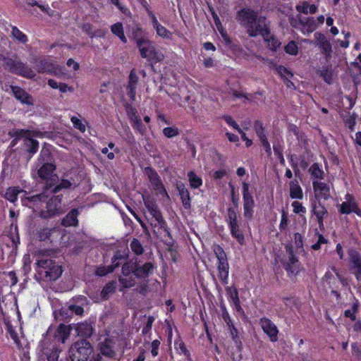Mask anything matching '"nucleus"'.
I'll return each mask as SVG.
<instances>
[{
    "label": "nucleus",
    "instance_id": "nucleus-1",
    "mask_svg": "<svg viewBox=\"0 0 361 361\" xmlns=\"http://www.w3.org/2000/svg\"><path fill=\"white\" fill-rule=\"evenodd\" d=\"M55 252L51 250H40L37 253V262L39 274L45 281H56L62 274L61 266L53 261Z\"/></svg>",
    "mask_w": 361,
    "mask_h": 361
},
{
    "label": "nucleus",
    "instance_id": "nucleus-2",
    "mask_svg": "<svg viewBox=\"0 0 361 361\" xmlns=\"http://www.w3.org/2000/svg\"><path fill=\"white\" fill-rule=\"evenodd\" d=\"M236 19L246 29V32L250 37L257 36L264 25H266V18L258 17L257 13L249 8L240 9L236 13Z\"/></svg>",
    "mask_w": 361,
    "mask_h": 361
},
{
    "label": "nucleus",
    "instance_id": "nucleus-3",
    "mask_svg": "<svg viewBox=\"0 0 361 361\" xmlns=\"http://www.w3.org/2000/svg\"><path fill=\"white\" fill-rule=\"evenodd\" d=\"M137 49L142 59H146L152 69L154 70V65L164 59V54L157 49L149 39H140L137 41Z\"/></svg>",
    "mask_w": 361,
    "mask_h": 361
},
{
    "label": "nucleus",
    "instance_id": "nucleus-4",
    "mask_svg": "<svg viewBox=\"0 0 361 361\" xmlns=\"http://www.w3.org/2000/svg\"><path fill=\"white\" fill-rule=\"evenodd\" d=\"M137 49L142 59H146L152 69L154 70V65L164 59V54L157 49L149 39H140L137 41Z\"/></svg>",
    "mask_w": 361,
    "mask_h": 361
},
{
    "label": "nucleus",
    "instance_id": "nucleus-5",
    "mask_svg": "<svg viewBox=\"0 0 361 361\" xmlns=\"http://www.w3.org/2000/svg\"><path fill=\"white\" fill-rule=\"evenodd\" d=\"M145 205L150 215V216H147V218L150 225L154 228V233H157L156 228L159 227L164 230L167 236L171 237V233L167 228V224L166 221L164 219L163 216L159 209H158L157 204H155L151 201H145Z\"/></svg>",
    "mask_w": 361,
    "mask_h": 361
},
{
    "label": "nucleus",
    "instance_id": "nucleus-6",
    "mask_svg": "<svg viewBox=\"0 0 361 361\" xmlns=\"http://www.w3.org/2000/svg\"><path fill=\"white\" fill-rule=\"evenodd\" d=\"M92 352V348L90 342L85 339H80L70 348L69 355L72 361H87Z\"/></svg>",
    "mask_w": 361,
    "mask_h": 361
},
{
    "label": "nucleus",
    "instance_id": "nucleus-7",
    "mask_svg": "<svg viewBox=\"0 0 361 361\" xmlns=\"http://www.w3.org/2000/svg\"><path fill=\"white\" fill-rule=\"evenodd\" d=\"M3 66L5 70L13 74L29 79H32L36 76L32 69L20 60L12 58L6 59V63H4Z\"/></svg>",
    "mask_w": 361,
    "mask_h": 361
},
{
    "label": "nucleus",
    "instance_id": "nucleus-8",
    "mask_svg": "<svg viewBox=\"0 0 361 361\" xmlns=\"http://www.w3.org/2000/svg\"><path fill=\"white\" fill-rule=\"evenodd\" d=\"M212 250L218 259L219 278L224 284H227L228 282L229 264L227 261L226 255L223 248L219 245H214Z\"/></svg>",
    "mask_w": 361,
    "mask_h": 361
},
{
    "label": "nucleus",
    "instance_id": "nucleus-9",
    "mask_svg": "<svg viewBox=\"0 0 361 361\" xmlns=\"http://www.w3.org/2000/svg\"><path fill=\"white\" fill-rule=\"evenodd\" d=\"M55 170L56 166L54 164L45 162L37 165L32 175L35 176L36 173L39 178L47 181V186H49V184L52 186V182H55L57 178L56 175L54 173Z\"/></svg>",
    "mask_w": 361,
    "mask_h": 361
},
{
    "label": "nucleus",
    "instance_id": "nucleus-10",
    "mask_svg": "<svg viewBox=\"0 0 361 361\" xmlns=\"http://www.w3.org/2000/svg\"><path fill=\"white\" fill-rule=\"evenodd\" d=\"M332 271L334 272L335 276L331 271H326L324 281L329 285V288L331 289L332 293L337 297L339 295L337 290L335 289L338 287V284L341 283L342 286H345L348 284L347 279L337 270L335 267H332Z\"/></svg>",
    "mask_w": 361,
    "mask_h": 361
},
{
    "label": "nucleus",
    "instance_id": "nucleus-11",
    "mask_svg": "<svg viewBox=\"0 0 361 361\" xmlns=\"http://www.w3.org/2000/svg\"><path fill=\"white\" fill-rule=\"evenodd\" d=\"M51 184L49 186H46L44 191L38 195L25 197L22 199V203L23 205L29 207L30 208H40L43 203L46 204L47 198L48 197V192L51 189Z\"/></svg>",
    "mask_w": 361,
    "mask_h": 361
},
{
    "label": "nucleus",
    "instance_id": "nucleus-12",
    "mask_svg": "<svg viewBox=\"0 0 361 361\" xmlns=\"http://www.w3.org/2000/svg\"><path fill=\"white\" fill-rule=\"evenodd\" d=\"M46 211L42 212V216L44 218L51 217L54 215L63 212L61 206V197L55 195L46 201Z\"/></svg>",
    "mask_w": 361,
    "mask_h": 361
},
{
    "label": "nucleus",
    "instance_id": "nucleus-13",
    "mask_svg": "<svg viewBox=\"0 0 361 361\" xmlns=\"http://www.w3.org/2000/svg\"><path fill=\"white\" fill-rule=\"evenodd\" d=\"M314 37L316 40V45L320 49L322 54L324 56L326 61H329L331 57L332 53V45L331 42L322 32H315Z\"/></svg>",
    "mask_w": 361,
    "mask_h": 361
},
{
    "label": "nucleus",
    "instance_id": "nucleus-14",
    "mask_svg": "<svg viewBox=\"0 0 361 361\" xmlns=\"http://www.w3.org/2000/svg\"><path fill=\"white\" fill-rule=\"evenodd\" d=\"M249 186L246 183L243 184V209L245 217L251 218L252 216V208L254 207V200L252 196L248 192Z\"/></svg>",
    "mask_w": 361,
    "mask_h": 361
},
{
    "label": "nucleus",
    "instance_id": "nucleus-15",
    "mask_svg": "<svg viewBox=\"0 0 361 361\" xmlns=\"http://www.w3.org/2000/svg\"><path fill=\"white\" fill-rule=\"evenodd\" d=\"M11 91L14 97L23 104L33 106L34 100L32 97L20 86L11 85Z\"/></svg>",
    "mask_w": 361,
    "mask_h": 361
},
{
    "label": "nucleus",
    "instance_id": "nucleus-16",
    "mask_svg": "<svg viewBox=\"0 0 361 361\" xmlns=\"http://www.w3.org/2000/svg\"><path fill=\"white\" fill-rule=\"evenodd\" d=\"M313 189L314 192V199L313 200L321 201L322 199L328 200L330 197L329 186L325 183L321 181H313Z\"/></svg>",
    "mask_w": 361,
    "mask_h": 361
},
{
    "label": "nucleus",
    "instance_id": "nucleus-17",
    "mask_svg": "<svg viewBox=\"0 0 361 361\" xmlns=\"http://www.w3.org/2000/svg\"><path fill=\"white\" fill-rule=\"evenodd\" d=\"M267 43L268 48L271 51H276L280 47L281 42L274 35H271L270 29L267 25H264L263 28L259 32V34Z\"/></svg>",
    "mask_w": 361,
    "mask_h": 361
},
{
    "label": "nucleus",
    "instance_id": "nucleus-18",
    "mask_svg": "<svg viewBox=\"0 0 361 361\" xmlns=\"http://www.w3.org/2000/svg\"><path fill=\"white\" fill-rule=\"evenodd\" d=\"M312 212L317 217V223L321 228L323 226L324 219L328 216L326 208L322 204L321 201L312 200Z\"/></svg>",
    "mask_w": 361,
    "mask_h": 361
},
{
    "label": "nucleus",
    "instance_id": "nucleus-19",
    "mask_svg": "<svg viewBox=\"0 0 361 361\" xmlns=\"http://www.w3.org/2000/svg\"><path fill=\"white\" fill-rule=\"evenodd\" d=\"M35 68L39 73L54 74L56 73V68L53 61L48 59H36Z\"/></svg>",
    "mask_w": 361,
    "mask_h": 361
},
{
    "label": "nucleus",
    "instance_id": "nucleus-20",
    "mask_svg": "<svg viewBox=\"0 0 361 361\" xmlns=\"http://www.w3.org/2000/svg\"><path fill=\"white\" fill-rule=\"evenodd\" d=\"M139 78L137 75L135 69H132L128 75L127 89V95L130 99L133 102L135 100L136 89L138 84Z\"/></svg>",
    "mask_w": 361,
    "mask_h": 361
},
{
    "label": "nucleus",
    "instance_id": "nucleus-21",
    "mask_svg": "<svg viewBox=\"0 0 361 361\" xmlns=\"http://www.w3.org/2000/svg\"><path fill=\"white\" fill-rule=\"evenodd\" d=\"M149 18L153 28L159 37L166 39H172V32L159 23L154 13L152 14Z\"/></svg>",
    "mask_w": 361,
    "mask_h": 361
},
{
    "label": "nucleus",
    "instance_id": "nucleus-22",
    "mask_svg": "<svg viewBox=\"0 0 361 361\" xmlns=\"http://www.w3.org/2000/svg\"><path fill=\"white\" fill-rule=\"evenodd\" d=\"M260 325L264 332L267 334L271 341H277L278 329L276 325L267 318H262L260 319Z\"/></svg>",
    "mask_w": 361,
    "mask_h": 361
},
{
    "label": "nucleus",
    "instance_id": "nucleus-23",
    "mask_svg": "<svg viewBox=\"0 0 361 361\" xmlns=\"http://www.w3.org/2000/svg\"><path fill=\"white\" fill-rule=\"evenodd\" d=\"M116 288V282L114 281H109L102 288V291L99 295H96L92 297L94 302H99L102 300H106L109 299V296L113 294Z\"/></svg>",
    "mask_w": 361,
    "mask_h": 361
},
{
    "label": "nucleus",
    "instance_id": "nucleus-24",
    "mask_svg": "<svg viewBox=\"0 0 361 361\" xmlns=\"http://www.w3.org/2000/svg\"><path fill=\"white\" fill-rule=\"evenodd\" d=\"M123 259L124 257L122 255H121L120 253H116L112 258V264L106 267H98L95 271L96 275L103 276L109 273L112 272L116 267H118L120 265L119 261Z\"/></svg>",
    "mask_w": 361,
    "mask_h": 361
},
{
    "label": "nucleus",
    "instance_id": "nucleus-25",
    "mask_svg": "<svg viewBox=\"0 0 361 361\" xmlns=\"http://www.w3.org/2000/svg\"><path fill=\"white\" fill-rule=\"evenodd\" d=\"M299 18V25L303 27L302 32L304 34L313 32L318 27L316 20L312 17L302 18L300 15L298 16Z\"/></svg>",
    "mask_w": 361,
    "mask_h": 361
},
{
    "label": "nucleus",
    "instance_id": "nucleus-26",
    "mask_svg": "<svg viewBox=\"0 0 361 361\" xmlns=\"http://www.w3.org/2000/svg\"><path fill=\"white\" fill-rule=\"evenodd\" d=\"M145 173L147 176L154 190L160 192L164 190L160 178L154 169L150 167H146Z\"/></svg>",
    "mask_w": 361,
    "mask_h": 361
},
{
    "label": "nucleus",
    "instance_id": "nucleus-27",
    "mask_svg": "<svg viewBox=\"0 0 361 361\" xmlns=\"http://www.w3.org/2000/svg\"><path fill=\"white\" fill-rule=\"evenodd\" d=\"M154 265L152 262H147L142 266L136 265L133 273L138 278H146L153 271Z\"/></svg>",
    "mask_w": 361,
    "mask_h": 361
},
{
    "label": "nucleus",
    "instance_id": "nucleus-28",
    "mask_svg": "<svg viewBox=\"0 0 361 361\" xmlns=\"http://www.w3.org/2000/svg\"><path fill=\"white\" fill-rule=\"evenodd\" d=\"M357 204L356 201L351 195H345V201L339 206V212L343 214H349L353 212Z\"/></svg>",
    "mask_w": 361,
    "mask_h": 361
},
{
    "label": "nucleus",
    "instance_id": "nucleus-29",
    "mask_svg": "<svg viewBox=\"0 0 361 361\" xmlns=\"http://www.w3.org/2000/svg\"><path fill=\"white\" fill-rule=\"evenodd\" d=\"M75 330L78 336L88 338L93 334L94 328L91 323L85 322L78 324Z\"/></svg>",
    "mask_w": 361,
    "mask_h": 361
},
{
    "label": "nucleus",
    "instance_id": "nucleus-30",
    "mask_svg": "<svg viewBox=\"0 0 361 361\" xmlns=\"http://www.w3.org/2000/svg\"><path fill=\"white\" fill-rule=\"evenodd\" d=\"M69 174H63L61 183L56 185L54 188H51L49 190L51 193H56L61 189H67L71 187H75V181L74 180H70L68 179Z\"/></svg>",
    "mask_w": 361,
    "mask_h": 361
},
{
    "label": "nucleus",
    "instance_id": "nucleus-31",
    "mask_svg": "<svg viewBox=\"0 0 361 361\" xmlns=\"http://www.w3.org/2000/svg\"><path fill=\"white\" fill-rule=\"evenodd\" d=\"M79 214V212L77 209H72L62 220L61 224L63 226H77L78 221V215Z\"/></svg>",
    "mask_w": 361,
    "mask_h": 361
},
{
    "label": "nucleus",
    "instance_id": "nucleus-32",
    "mask_svg": "<svg viewBox=\"0 0 361 361\" xmlns=\"http://www.w3.org/2000/svg\"><path fill=\"white\" fill-rule=\"evenodd\" d=\"M290 185V196L293 199H302L303 197L302 190L296 180H291Z\"/></svg>",
    "mask_w": 361,
    "mask_h": 361
},
{
    "label": "nucleus",
    "instance_id": "nucleus-33",
    "mask_svg": "<svg viewBox=\"0 0 361 361\" xmlns=\"http://www.w3.org/2000/svg\"><path fill=\"white\" fill-rule=\"evenodd\" d=\"M11 27L12 30L11 37L14 40L22 44H26L28 42L27 36L21 30H20L16 26L11 25Z\"/></svg>",
    "mask_w": 361,
    "mask_h": 361
},
{
    "label": "nucleus",
    "instance_id": "nucleus-34",
    "mask_svg": "<svg viewBox=\"0 0 361 361\" xmlns=\"http://www.w3.org/2000/svg\"><path fill=\"white\" fill-rule=\"evenodd\" d=\"M275 70L276 73L283 79L284 82H286L287 86H290L289 84L293 85V83L288 79L287 77H293V73L285 66L280 65L276 66Z\"/></svg>",
    "mask_w": 361,
    "mask_h": 361
},
{
    "label": "nucleus",
    "instance_id": "nucleus-35",
    "mask_svg": "<svg viewBox=\"0 0 361 361\" xmlns=\"http://www.w3.org/2000/svg\"><path fill=\"white\" fill-rule=\"evenodd\" d=\"M111 31L114 35L117 36L122 42H127V39L125 36L123 24L121 23L118 22L113 24L111 26Z\"/></svg>",
    "mask_w": 361,
    "mask_h": 361
},
{
    "label": "nucleus",
    "instance_id": "nucleus-36",
    "mask_svg": "<svg viewBox=\"0 0 361 361\" xmlns=\"http://www.w3.org/2000/svg\"><path fill=\"white\" fill-rule=\"evenodd\" d=\"M317 74L322 78L324 81L327 84H332L333 82V72L329 66H324L322 69L317 71Z\"/></svg>",
    "mask_w": 361,
    "mask_h": 361
},
{
    "label": "nucleus",
    "instance_id": "nucleus-37",
    "mask_svg": "<svg viewBox=\"0 0 361 361\" xmlns=\"http://www.w3.org/2000/svg\"><path fill=\"white\" fill-rule=\"evenodd\" d=\"M177 188L179 191L183 206L185 208H189L190 207V199L188 190L183 184H178Z\"/></svg>",
    "mask_w": 361,
    "mask_h": 361
},
{
    "label": "nucleus",
    "instance_id": "nucleus-38",
    "mask_svg": "<svg viewBox=\"0 0 361 361\" xmlns=\"http://www.w3.org/2000/svg\"><path fill=\"white\" fill-rule=\"evenodd\" d=\"M345 114H341V117L343 118L345 124L348 127L350 132H353L355 130V126L356 124V115L355 113L350 114L349 111L346 112Z\"/></svg>",
    "mask_w": 361,
    "mask_h": 361
},
{
    "label": "nucleus",
    "instance_id": "nucleus-39",
    "mask_svg": "<svg viewBox=\"0 0 361 361\" xmlns=\"http://www.w3.org/2000/svg\"><path fill=\"white\" fill-rule=\"evenodd\" d=\"M231 233L233 237H234L240 244L244 243V235L240 231L238 223H234L229 224Z\"/></svg>",
    "mask_w": 361,
    "mask_h": 361
},
{
    "label": "nucleus",
    "instance_id": "nucleus-40",
    "mask_svg": "<svg viewBox=\"0 0 361 361\" xmlns=\"http://www.w3.org/2000/svg\"><path fill=\"white\" fill-rule=\"evenodd\" d=\"M273 149L276 158L283 157L284 145L282 139H276L273 142Z\"/></svg>",
    "mask_w": 361,
    "mask_h": 361
},
{
    "label": "nucleus",
    "instance_id": "nucleus-41",
    "mask_svg": "<svg viewBox=\"0 0 361 361\" xmlns=\"http://www.w3.org/2000/svg\"><path fill=\"white\" fill-rule=\"evenodd\" d=\"M8 135L11 137L20 140L22 137H27L30 135V131L28 130L13 128L8 131Z\"/></svg>",
    "mask_w": 361,
    "mask_h": 361
},
{
    "label": "nucleus",
    "instance_id": "nucleus-42",
    "mask_svg": "<svg viewBox=\"0 0 361 361\" xmlns=\"http://www.w3.org/2000/svg\"><path fill=\"white\" fill-rule=\"evenodd\" d=\"M254 130L257 135L258 138L264 137L267 136L265 133V127L264 123L260 120H256L253 124Z\"/></svg>",
    "mask_w": 361,
    "mask_h": 361
},
{
    "label": "nucleus",
    "instance_id": "nucleus-43",
    "mask_svg": "<svg viewBox=\"0 0 361 361\" xmlns=\"http://www.w3.org/2000/svg\"><path fill=\"white\" fill-rule=\"evenodd\" d=\"M20 192H26L23 191V190H20L16 188H8L6 190V192L5 194V197L8 201H10L11 202H14L17 199L18 195Z\"/></svg>",
    "mask_w": 361,
    "mask_h": 361
},
{
    "label": "nucleus",
    "instance_id": "nucleus-44",
    "mask_svg": "<svg viewBox=\"0 0 361 361\" xmlns=\"http://www.w3.org/2000/svg\"><path fill=\"white\" fill-rule=\"evenodd\" d=\"M78 169H73L65 173V174H69L68 179L70 180H74L75 181V187L79 185V183L83 176V173H80Z\"/></svg>",
    "mask_w": 361,
    "mask_h": 361
},
{
    "label": "nucleus",
    "instance_id": "nucleus-45",
    "mask_svg": "<svg viewBox=\"0 0 361 361\" xmlns=\"http://www.w3.org/2000/svg\"><path fill=\"white\" fill-rule=\"evenodd\" d=\"M126 111L130 122L140 118L137 109L131 104H127L126 105Z\"/></svg>",
    "mask_w": 361,
    "mask_h": 361
},
{
    "label": "nucleus",
    "instance_id": "nucleus-46",
    "mask_svg": "<svg viewBox=\"0 0 361 361\" xmlns=\"http://www.w3.org/2000/svg\"><path fill=\"white\" fill-rule=\"evenodd\" d=\"M100 351L102 355L109 357H113L116 354L112 347L106 342L100 343Z\"/></svg>",
    "mask_w": 361,
    "mask_h": 361
},
{
    "label": "nucleus",
    "instance_id": "nucleus-47",
    "mask_svg": "<svg viewBox=\"0 0 361 361\" xmlns=\"http://www.w3.org/2000/svg\"><path fill=\"white\" fill-rule=\"evenodd\" d=\"M188 179L191 187L197 188L202 184V179L196 176L193 171H190L188 173Z\"/></svg>",
    "mask_w": 361,
    "mask_h": 361
},
{
    "label": "nucleus",
    "instance_id": "nucleus-48",
    "mask_svg": "<svg viewBox=\"0 0 361 361\" xmlns=\"http://www.w3.org/2000/svg\"><path fill=\"white\" fill-rule=\"evenodd\" d=\"M163 134L167 138H173L179 135L180 130L176 126L166 127L163 129Z\"/></svg>",
    "mask_w": 361,
    "mask_h": 361
},
{
    "label": "nucleus",
    "instance_id": "nucleus-49",
    "mask_svg": "<svg viewBox=\"0 0 361 361\" xmlns=\"http://www.w3.org/2000/svg\"><path fill=\"white\" fill-rule=\"evenodd\" d=\"M286 53L296 56L298 53V47L296 42L291 40L284 47Z\"/></svg>",
    "mask_w": 361,
    "mask_h": 361
},
{
    "label": "nucleus",
    "instance_id": "nucleus-50",
    "mask_svg": "<svg viewBox=\"0 0 361 361\" xmlns=\"http://www.w3.org/2000/svg\"><path fill=\"white\" fill-rule=\"evenodd\" d=\"M350 259L353 264V268L361 266V256L355 250H350L349 251Z\"/></svg>",
    "mask_w": 361,
    "mask_h": 361
},
{
    "label": "nucleus",
    "instance_id": "nucleus-51",
    "mask_svg": "<svg viewBox=\"0 0 361 361\" xmlns=\"http://www.w3.org/2000/svg\"><path fill=\"white\" fill-rule=\"evenodd\" d=\"M130 247L131 250L137 255H142L143 252V247L140 242L136 238L133 239L130 242Z\"/></svg>",
    "mask_w": 361,
    "mask_h": 361
},
{
    "label": "nucleus",
    "instance_id": "nucleus-52",
    "mask_svg": "<svg viewBox=\"0 0 361 361\" xmlns=\"http://www.w3.org/2000/svg\"><path fill=\"white\" fill-rule=\"evenodd\" d=\"M25 142V145L28 147V149H27L28 152L34 154L37 151L39 147V142L37 140L32 138H27Z\"/></svg>",
    "mask_w": 361,
    "mask_h": 361
},
{
    "label": "nucleus",
    "instance_id": "nucleus-53",
    "mask_svg": "<svg viewBox=\"0 0 361 361\" xmlns=\"http://www.w3.org/2000/svg\"><path fill=\"white\" fill-rule=\"evenodd\" d=\"M133 128L137 130L141 135H143L146 132V128L143 125L140 118L135 119L130 122Z\"/></svg>",
    "mask_w": 361,
    "mask_h": 361
},
{
    "label": "nucleus",
    "instance_id": "nucleus-54",
    "mask_svg": "<svg viewBox=\"0 0 361 361\" xmlns=\"http://www.w3.org/2000/svg\"><path fill=\"white\" fill-rule=\"evenodd\" d=\"M221 118L229 126L236 130L238 133H242V129L240 128L239 125L230 115H224Z\"/></svg>",
    "mask_w": 361,
    "mask_h": 361
},
{
    "label": "nucleus",
    "instance_id": "nucleus-55",
    "mask_svg": "<svg viewBox=\"0 0 361 361\" xmlns=\"http://www.w3.org/2000/svg\"><path fill=\"white\" fill-rule=\"evenodd\" d=\"M310 173L316 178H323L324 171L317 164H314L309 169Z\"/></svg>",
    "mask_w": 361,
    "mask_h": 361
},
{
    "label": "nucleus",
    "instance_id": "nucleus-56",
    "mask_svg": "<svg viewBox=\"0 0 361 361\" xmlns=\"http://www.w3.org/2000/svg\"><path fill=\"white\" fill-rule=\"evenodd\" d=\"M118 280L125 288H130L135 285V280L131 275L128 276H120Z\"/></svg>",
    "mask_w": 361,
    "mask_h": 361
},
{
    "label": "nucleus",
    "instance_id": "nucleus-57",
    "mask_svg": "<svg viewBox=\"0 0 361 361\" xmlns=\"http://www.w3.org/2000/svg\"><path fill=\"white\" fill-rule=\"evenodd\" d=\"M71 121L72 122L73 127L78 130H79L81 133H85L86 130L85 125L76 116H72L71 118Z\"/></svg>",
    "mask_w": 361,
    "mask_h": 361
},
{
    "label": "nucleus",
    "instance_id": "nucleus-58",
    "mask_svg": "<svg viewBox=\"0 0 361 361\" xmlns=\"http://www.w3.org/2000/svg\"><path fill=\"white\" fill-rule=\"evenodd\" d=\"M232 94L235 98H244V99L250 101V97L252 98H254V95H255V94H259V95L262 96V95H263V92H256L255 94H247L240 92L237 90H233L232 92Z\"/></svg>",
    "mask_w": 361,
    "mask_h": 361
},
{
    "label": "nucleus",
    "instance_id": "nucleus-59",
    "mask_svg": "<svg viewBox=\"0 0 361 361\" xmlns=\"http://www.w3.org/2000/svg\"><path fill=\"white\" fill-rule=\"evenodd\" d=\"M286 250L289 255L288 261L286 264H299L298 259L293 255V250L291 245H287Z\"/></svg>",
    "mask_w": 361,
    "mask_h": 361
},
{
    "label": "nucleus",
    "instance_id": "nucleus-60",
    "mask_svg": "<svg viewBox=\"0 0 361 361\" xmlns=\"http://www.w3.org/2000/svg\"><path fill=\"white\" fill-rule=\"evenodd\" d=\"M262 147H263V149L265 151L267 157H270L271 155V145L268 141L267 136H265L264 137L259 138Z\"/></svg>",
    "mask_w": 361,
    "mask_h": 361
},
{
    "label": "nucleus",
    "instance_id": "nucleus-61",
    "mask_svg": "<svg viewBox=\"0 0 361 361\" xmlns=\"http://www.w3.org/2000/svg\"><path fill=\"white\" fill-rule=\"evenodd\" d=\"M133 37L136 42V46L137 47V41L140 39H147V38L142 36V30L140 26H137L133 30Z\"/></svg>",
    "mask_w": 361,
    "mask_h": 361
},
{
    "label": "nucleus",
    "instance_id": "nucleus-62",
    "mask_svg": "<svg viewBox=\"0 0 361 361\" xmlns=\"http://www.w3.org/2000/svg\"><path fill=\"white\" fill-rule=\"evenodd\" d=\"M227 293L229 294L231 299L233 301L235 304H238L239 302L238 298V293L236 288L233 287H227L226 288Z\"/></svg>",
    "mask_w": 361,
    "mask_h": 361
},
{
    "label": "nucleus",
    "instance_id": "nucleus-63",
    "mask_svg": "<svg viewBox=\"0 0 361 361\" xmlns=\"http://www.w3.org/2000/svg\"><path fill=\"white\" fill-rule=\"evenodd\" d=\"M175 345L177 350H179L180 353H183L188 357H190L189 351L187 350L185 343L182 341L179 340L176 341Z\"/></svg>",
    "mask_w": 361,
    "mask_h": 361
},
{
    "label": "nucleus",
    "instance_id": "nucleus-64",
    "mask_svg": "<svg viewBox=\"0 0 361 361\" xmlns=\"http://www.w3.org/2000/svg\"><path fill=\"white\" fill-rule=\"evenodd\" d=\"M295 9L299 13H303V14H308V9H309V2L307 1H304L301 5H296Z\"/></svg>",
    "mask_w": 361,
    "mask_h": 361
}]
</instances>
